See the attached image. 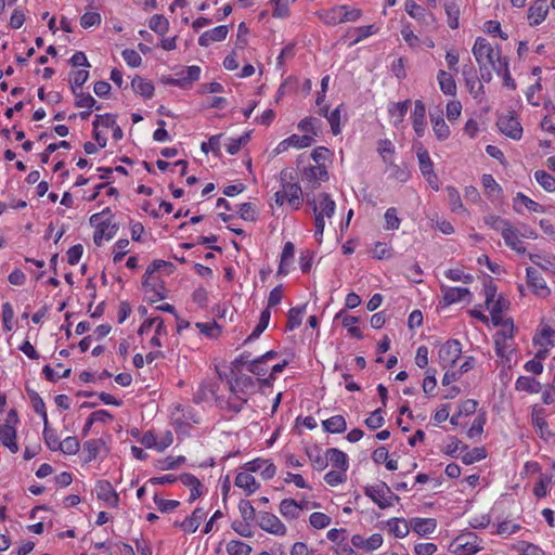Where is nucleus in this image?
Returning a JSON list of instances; mask_svg holds the SVG:
<instances>
[{"mask_svg":"<svg viewBox=\"0 0 555 555\" xmlns=\"http://www.w3.org/2000/svg\"><path fill=\"white\" fill-rule=\"evenodd\" d=\"M89 77V72L85 69H79L73 73V77L70 79V87L74 93L78 89L82 87V85L87 81Z\"/></svg>","mask_w":555,"mask_h":555,"instance_id":"obj_53","label":"nucleus"},{"mask_svg":"<svg viewBox=\"0 0 555 555\" xmlns=\"http://www.w3.org/2000/svg\"><path fill=\"white\" fill-rule=\"evenodd\" d=\"M205 517L206 512L204 508L198 507L192 513L191 517L186 518L179 526L185 531L195 532Z\"/></svg>","mask_w":555,"mask_h":555,"instance_id":"obj_23","label":"nucleus"},{"mask_svg":"<svg viewBox=\"0 0 555 555\" xmlns=\"http://www.w3.org/2000/svg\"><path fill=\"white\" fill-rule=\"evenodd\" d=\"M437 78L440 89L444 94L454 95L456 93V83L451 74L441 69L439 70Z\"/></svg>","mask_w":555,"mask_h":555,"instance_id":"obj_29","label":"nucleus"},{"mask_svg":"<svg viewBox=\"0 0 555 555\" xmlns=\"http://www.w3.org/2000/svg\"><path fill=\"white\" fill-rule=\"evenodd\" d=\"M304 311H305V307L292 308L288 311L287 325H286L288 331H293L301 324V317H302Z\"/></svg>","mask_w":555,"mask_h":555,"instance_id":"obj_47","label":"nucleus"},{"mask_svg":"<svg viewBox=\"0 0 555 555\" xmlns=\"http://www.w3.org/2000/svg\"><path fill=\"white\" fill-rule=\"evenodd\" d=\"M425 115H426L425 105L423 104L422 101L417 100L415 102V108H414L412 118H413V128L418 137H422L424 133Z\"/></svg>","mask_w":555,"mask_h":555,"instance_id":"obj_22","label":"nucleus"},{"mask_svg":"<svg viewBox=\"0 0 555 555\" xmlns=\"http://www.w3.org/2000/svg\"><path fill=\"white\" fill-rule=\"evenodd\" d=\"M483 221L487 225H489L493 230L500 231L501 233L503 232L504 228H506L509 224V222L506 219H503L494 215L486 216L483 218Z\"/></svg>","mask_w":555,"mask_h":555,"instance_id":"obj_52","label":"nucleus"},{"mask_svg":"<svg viewBox=\"0 0 555 555\" xmlns=\"http://www.w3.org/2000/svg\"><path fill=\"white\" fill-rule=\"evenodd\" d=\"M95 492L99 500L104 501L109 506H117L118 494L107 480H99L95 486Z\"/></svg>","mask_w":555,"mask_h":555,"instance_id":"obj_11","label":"nucleus"},{"mask_svg":"<svg viewBox=\"0 0 555 555\" xmlns=\"http://www.w3.org/2000/svg\"><path fill=\"white\" fill-rule=\"evenodd\" d=\"M227 552L229 555H249L251 547L242 541L232 540L227 544Z\"/></svg>","mask_w":555,"mask_h":555,"instance_id":"obj_43","label":"nucleus"},{"mask_svg":"<svg viewBox=\"0 0 555 555\" xmlns=\"http://www.w3.org/2000/svg\"><path fill=\"white\" fill-rule=\"evenodd\" d=\"M500 131L514 140H519L522 134V127L518 119L512 115L501 116L498 120Z\"/></svg>","mask_w":555,"mask_h":555,"instance_id":"obj_10","label":"nucleus"},{"mask_svg":"<svg viewBox=\"0 0 555 555\" xmlns=\"http://www.w3.org/2000/svg\"><path fill=\"white\" fill-rule=\"evenodd\" d=\"M537 182L547 192L555 191V178L544 170H538L534 173Z\"/></svg>","mask_w":555,"mask_h":555,"instance_id":"obj_38","label":"nucleus"},{"mask_svg":"<svg viewBox=\"0 0 555 555\" xmlns=\"http://www.w3.org/2000/svg\"><path fill=\"white\" fill-rule=\"evenodd\" d=\"M447 193L452 211L456 214L466 212V209L462 204L459 191L454 186H447Z\"/></svg>","mask_w":555,"mask_h":555,"instance_id":"obj_35","label":"nucleus"},{"mask_svg":"<svg viewBox=\"0 0 555 555\" xmlns=\"http://www.w3.org/2000/svg\"><path fill=\"white\" fill-rule=\"evenodd\" d=\"M530 260L543 271L555 274V256L552 254H530Z\"/></svg>","mask_w":555,"mask_h":555,"instance_id":"obj_20","label":"nucleus"},{"mask_svg":"<svg viewBox=\"0 0 555 555\" xmlns=\"http://www.w3.org/2000/svg\"><path fill=\"white\" fill-rule=\"evenodd\" d=\"M154 502L157 506V508L162 512V513H168V512H171L173 509H176L178 506H179V501H176V500H165V499H162L157 495L154 496Z\"/></svg>","mask_w":555,"mask_h":555,"instance_id":"obj_62","label":"nucleus"},{"mask_svg":"<svg viewBox=\"0 0 555 555\" xmlns=\"http://www.w3.org/2000/svg\"><path fill=\"white\" fill-rule=\"evenodd\" d=\"M411 102L410 100L393 103L391 107L389 108V114L396 118V124L401 122L408 112V108L410 106Z\"/></svg>","mask_w":555,"mask_h":555,"instance_id":"obj_44","label":"nucleus"},{"mask_svg":"<svg viewBox=\"0 0 555 555\" xmlns=\"http://www.w3.org/2000/svg\"><path fill=\"white\" fill-rule=\"evenodd\" d=\"M343 8L341 5L332 8L322 14L323 21L328 25H336L343 23Z\"/></svg>","mask_w":555,"mask_h":555,"instance_id":"obj_46","label":"nucleus"},{"mask_svg":"<svg viewBox=\"0 0 555 555\" xmlns=\"http://www.w3.org/2000/svg\"><path fill=\"white\" fill-rule=\"evenodd\" d=\"M340 119H341L340 106L336 107L327 116V120L331 125L332 132L335 135L340 133Z\"/></svg>","mask_w":555,"mask_h":555,"instance_id":"obj_63","label":"nucleus"},{"mask_svg":"<svg viewBox=\"0 0 555 555\" xmlns=\"http://www.w3.org/2000/svg\"><path fill=\"white\" fill-rule=\"evenodd\" d=\"M494 72L498 75H501L503 77L504 85L507 88H511L513 90L516 89V83H515L514 79L512 78L509 69H508V62H507V60L505 62L498 63L495 65Z\"/></svg>","mask_w":555,"mask_h":555,"instance_id":"obj_42","label":"nucleus"},{"mask_svg":"<svg viewBox=\"0 0 555 555\" xmlns=\"http://www.w3.org/2000/svg\"><path fill=\"white\" fill-rule=\"evenodd\" d=\"M114 235V225H111L109 222L102 221L96 225V230L93 235V241L95 245L100 246L102 241L109 240Z\"/></svg>","mask_w":555,"mask_h":555,"instance_id":"obj_32","label":"nucleus"},{"mask_svg":"<svg viewBox=\"0 0 555 555\" xmlns=\"http://www.w3.org/2000/svg\"><path fill=\"white\" fill-rule=\"evenodd\" d=\"M451 546L453 552L461 555H474L482 547L479 545V538L473 533H462L454 539Z\"/></svg>","mask_w":555,"mask_h":555,"instance_id":"obj_5","label":"nucleus"},{"mask_svg":"<svg viewBox=\"0 0 555 555\" xmlns=\"http://www.w3.org/2000/svg\"><path fill=\"white\" fill-rule=\"evenodd\" d=\"M185 457L180 455L178 457L167 456L165 459L157 460L155 466L160 470L176 469L183 464Z\"/></svg>","mask_w":555,"mask_h":555,"instance_id":"obj_37","label":"nucleus"},{"mask_svg":"<svg viewBox=\"0 0 555 555\" xmlns=\"http://www.w3.org/2000/svg\"><path fill=\"white\" fill-rule=\"evenodd\" d=\"M527 280L529 286L532 287L538 296L546 297L550 294V288L546 286L544 279L535 269L527 268Z\"/></svg>","mask_w":555,"mask_h":555,"instance_id":"obj_14","label":"nucleus"},{"mask_svg":"<svg viewBox=\"0 0 555 555\" xmlns=\"http://www.w3.org/2000/svg\"><path fill=\"white\" fill-rule=\"evenodd\" d=\"M234 483L236 487L244 489L248 495L254 493L259 487L255 477L250 475L249 472L238 473L235 477Z\"/></svg>","mask_w":555,"mask_h":555,"instance_id":"obj_21","label":"nucleus"},{"mask_svg":"<svg viewBox=\"0 0 555 555\" xmlns=\"http://www.w3.org/2000/svg\"><path fill=\"white\" fill-rule=\"evenodd\" d=\"M548 13L547 0H535L528 10V21L531 26L541 24Z\"/></svg>","mask_w":555,"mask_h":555,"instance_id":"obj_13","label":"nucleus"},{"mask_svg":"<svg viewBox=\"0 0 555 555\" xmlns=\"http://www.w3.org/2000/svg\"><path fill=\"white\" fill-rule=\"evenodd\" d=\"M244 364H246L247 371L258 376H263L268 371L264 366L266 361L261 360V357L251 361L245 360Z\"/></svg>","mask_w":555,"mask_h":555,"instance_id":"obj_48","label":"nucleus"},{"mask_svg":"<svg viewBox=\"0 0 555 555\" xmlns=\"http://www.w3.org/2000/svg\"><path fill=\"white\" fill-rule=\"evenodd\" d=\"M29 397H30V401L33 403L34 410L42 416L44 425H48V415L46 412V406H44L43 400L40 398V396L36 391H30Z\"/></svg>","mask_w":555,"mask_h":555,"instance_id":"obj_49","label":"nucleus"},{"mask_svg":"<svg viewBox=\"0 0 555 555\" xmlns=\"http://www.w3.org/2000/svg\"><path fill=\"white\" fill-rule=\"evenodd\" d=\"M195 326L201 331V333L210 338L217 337L220 332L219 326L215 321L207 323H196Z\"/></svg>","mask_w":555,"mask_h":555,"instance_id":"obj_61","label":"nucleus"},{"mask_svg":"<svg viewBox=\"0 0 555 555\" xmlns=\"http://www.w3.org/2000/svg\"><path fill=\"white\" fill-rule=\"evenodd\" d=\"M358 322V318L353 315H344L343 318V325L348 328V332L351 336L361 338L362 333L360 327L354 326V324Z\"/></svg>","mask_w":555,"mask_h":555,"instance_id":"obj_58","label":"nucleus"},{"mask_svg":"<svg viewBox=\"0 0 555 555\" xmlns=\"http://www.w3.org/2000/svg\"><path fill=\"white\" fill-rule=\"evenodd\" d=\"M309 522L315 529H323L331 524V517L324 513L314 512L310 515Z\"/></svg>","mask_w":555,"mask_h":555,"instance_id":"obj_50","label":"nucleus"},{"mask_svg":"<svg viewBox=\"0 0 555 555\" xmlns=\"http://www.w3.org/2000/svg\"><path fill=\"white\" fill-rule=\"evenodd\" d=\"M60 451L65 454H76L79 451V441L76 437H67L60 443Z\"/></svg>","mask_w":555,"mask_h":555,"instance_id":"obj_51","label":"nucleus"},{"mask_svg":"<svg viewBox=\"0 0 555 555\" xmlns=\"http://www.w3.org/2000/svg\"><path fill=\"white\" fill-rule=\"evenodd\" d=\"M240 217L246 221H255L257 219V211L251 203H244L238 209Z\"/></svg>","mask_w":555,"mask_h":555,"instance_id":"obj_64","label":"nucleus"},{"mask_svg":"<svg viewBox=\"0 0 555 555\" xmlns=\"http://www.w3.org/2000/svg\"><path fill=\"white\" fill-rule=\"evenodd\" d=\"M131 88L135 93L146 99H151L154 94V86L141 77H135L132 79Z\"/></svg>","mask_w":555,"mask_h":555,"instance_id":"obj_30","label":"nucleus"},{"mask_svg":"<svg viewBox=\"0 0 555 555\" xmlns=\"http://www.w3.org/2000/svg\"><path fill=\"white\" fill-rule=\"evenodd\" d=\"M388 526L397 538H404L409 533V526L404 519L392 518L388 521Z\"/></svg>","mask_w":555,"mask_h":555,"instance_id":"obj_39","label":"nucleus"},{"mask_svg":"<svg viewBox=\"0 0 555 555\" xmlns=\"http://www.w3.org/2000/svg\"><path fill=\"white\" fill-rule=\"evenodd\" d=\"M238 509H240L242 518L245 521L254 520V518L256 516V511L249 501L242 500L238 504Z\"/></svg>","mask_w":555,"mask_h":555,"instance_id":"obj_59","label":"nucleus"},{"mask_svg":"<svg viewBox=\"0 0 555 555\" xmlns=\"http://www.w3.org/2000/svg\"><path fill=\"white\" fill-rule=\"evenodd\" d=\"M509 306V301L500 295L498 298L493 299L492 302H486V307L490 312L499 313L506 310Z\"/></svg>","mask_w":555,"mask_h":555,"instance_id":"obj_60","label":"nucleus"},{"mask_svg":"<svg viewBox=\"0 0 555 555\" xmlns=\"http://www.w3.org/2000/svg\"><path fill=\"white\" fill-rule=\"evenodd\" d=\"M228 26L221 25L210 30L203 33L198 39V43L202 47H208L212 42L222 41L227 38Z\"/></svg>","mask_w":555,"mask_h":555,"instance_id":"obj_16","label":"nucleus"},{"mask_svg":"<svg viewBox=\"0 0 555 555\" xmlns=\"http://www.w3.org/2000/svg\"><path fill=\"white\" fill-rule=\"evenodd\" d=\"M149 27L153 31H155L159 35H164L167 33V30L169 28V23L165 16L156 14L151 17V20L149 22Z\"/></svg>","mask_w":555,"mask_h":555,"instance_id":"obj_40","label":"nucleus"},{"mask_svg":"<svg viewBox=\"0 0 555 555\" xmlns=\"http://www.w3.org/2000/svg\"><path fill=\"white\" fill-rule=\"evenodd\" d=\"M327 178L328 173L323 165L308 167L302 172V180H307L313 184H319L320 181H325Z\"/></svg>","mask_w":555,"mask_h":555,"instance_id":"obj_19","label":"nucleus"},{"mask_svg":"<svg viewBox=\"0 0 555 555\" xmlns=\"http://www.w3.org/2000/svg\"><path fill=\"white\" fill-rule=\"evenodd\" d=\"M0 441L12 453H16L18 451V446L16 443V429L11 424L10 420H7L5 424L0 425Z\"/></svg>","mask_w":555,"mask_h":555,"instance_id":"obj_12","label":"nucleus"},{"mask_svg":"<svg viewBox=\"0 0 555 555\" xmlns=\"http://www.w3.org/2000/svg\"><path fill=\"white\" fill-rule=\"evenodd\" d=\"M385 221L387 230H397L400 227L401 220L397 216V209L391 207L385 212Z\"/></svg>","mask_w":555,"mask_h":555,"instance_id":"obj_57","label":"nucleus"},{"mask_svg":"<svg viewBox=\"0 0 555 555\" xmlns=\"http://www.w3.org/2000/svg\"><path fill=\"white\" fill-rule=\"evenodd\" d=\"M308 203L311 205L314 212V235L317 240L321 242L325 228L324 218H331L334 215L336 204L327 193H321L313 199H308Z\"/></svg>","mask_w":555,"mask_h":555,"instance_id":"obj_1","label":"nucleus"},{"mask_svg":"<svg viewBox=\"0 0 555 555\" xmlns=\"http://www.w3.org/2000/svg\"><path fill=\"white\" fill-rule=\"evenodd\" d=\"M270 318V311L268 309H264L260 314L258 324L255 326L251 334L248 336L247 340L257 338L268 327Z\"/></svg>","mask_w":555,"mask_h":555,"instance_id":"obj_41","label":"nucleus"},{"mask_svg":"<svg viewBox=\"0 0 555 555\" xmlns=\"http://www.w3.org/2000/svg\"><path fill=\"white\" fill-rule=\"evenodd\" d=\"M515 388L518 391L538 393L541 390V384L533 377L520 376L516 380Z\"/></svg>","mask_w":555,"mask_h":555,"instance_id":"obj_27","label":"nucleus"},{"mask_svg":"<svg viewBox=\"0 0 555 555\" xmlns=\"http://www.w3.org/2000/svg\"><path fill=\"white\" fill-rule=\"evenodd\" d=\"M462 347L459 340L452 339L443 344L438 351L439 363L443 369L452 366L461 357Z\"/></svg>","mask_w":555,"mask_h":555,"instance_id":"obj_6","label":"nucleus"},{"mask_svg":"<svg viewBox=\"0 0 555 555\" xmlns=\"http://www.w3.org/2000/svg\"><path fill=\"white\" fill-rule=\"evenodd\" d=\"M473 54L478 65H490L492 69H495V65L501 62H505L506 59L501 57L499 49L492 47L485 38H477L473 47Z\"/></svg>","mask_w":555,"mask_h":555,"instance_id":"obj_2","label":"nucleus"},{"mask_svg":"<svg viewBox=\"0 0 555 555\" xmlns=\"http://www.w3.org/2000/svg\"><path fill=\"white\" fill-rule=\"evenodd\" d=\"M501 235L504 238L505 244L515 251L519 254H524L526 251V248L518 236L517 230L511 223L504 228Z\"/></svg>","mask_w":555,"mask_h":555,"instance_id":"obj_17","label":"nucleus"},{"mask_svg":"<svg viewBox=\"0 0 555 555\" xmlns=\"http://www.w3.org/2000/svg\"><path fill=\"white\" fill-rule=\"evenodd\" d=\"M486 457V451L483 448H474L472 451L466 452L462 456V461L464 464L469 465L475 462H478Z\"/></svg>","mask_w":555,"mask_h":555,"instance_id":"obj_54","label":"nucleus"},{"mask_svg":"<svg viewBox=\"0 0 555 555\" xmlns=\"http://www.w3.org/2000/svg\"><path fill=\"white\" fill-rule=\"evenodd\" d=\"M284 175L285 173L282 172V181H285ZM282 190L287 196L288 204L292 205L294 209H299L302 198V190L300 185L298 183L283 182Z\"/></svg>","mask_w":555,"mask_h":555,"instance_id":"obj_15","label":"nucleus"},{"mask_svg":"<svg viewBox=\"0 0 555 555\" xmlns=\"http://www.w3.org/2000/svg\"><path fill=\"white\" fill-rule=\"evenodd\" d=\"M443 301L447 306L464 300L470 295L468 288L465 287H448L441 286Z\"/></svg>","mask_w":555,"mask_h":555,"instance_id":"obj_18","label":"nucleus"},{"mask_svg":"<svg viewBox=\"0 0 555 555\" xmlns=\"http://www.w3.org/2000/svg\"><path fill=\"white\" fill-rule=\"evenodd\" d=\"M325 431L332 434H340L344 433L347 428L346 420L343 415L332 416L322 423Z\"/></svg>","mask_w":555,"mask_h":555,"instance_id":"obj_28","label":"nucleus"},{"mask_svg":"<svg viewBox=\"0 0 555 555\" xmlns=\"http://www.w3.org/2000/svg\"><path fill=\"white\" fill-rule=\"evenodd\" d=\"M433 130L436 137L443 141L450 135V128L441 116L431 117Z\"/></svg>","mask_w":555,"mask_h":555,"instance_id":"obj_34","label":"nucleus"},{"mask_svg":"<svg viewBox=\"0 0 555 555\" xmlns=\"http://www.w3.org/2000/svg\"><path fill=\"white\" fill-rule=\"evenodd\" d=\"M327 461L332 464V466L343 472L348 469V460L346 453L336 448L327 450Z\"/></svg>","mask_w":555,"mask_h":555,"instance_id":"obj_25","label":"nucleus"},{"mask_svg":"<svg viewBox=\"0 0 555 555\" xmlns=\"http://www.w3.org/2000/svg\"><path fill=\"white\" fill-rule=\"evenodd\" d=\"M75 95H76V103H75V105L77 107H83V108L90 109V108L95 106L96 101L89 93H83V92H77L76 91Z\"/></svg>","mask_w":555,"mask_h":555,"instance_id":"obj_56","label":"nucleus"},{"mask_svg":"<svg viewBox=\"0 0 555 555\" xmlns=\"http://www.w3.org/2000/svg\"><path fill=\"white\" fill-rule=\"evenodd\" d=\"M555 330L550 325H543L540 334L534 337V343L540 347H553L555 345Z\"/></svg>","mask_w":555,"mask_h":555,"instance_id":"obj_31","label":"nucleus"},{"mask_svg":"<svg viewBox=\"0 0 555 555\" xmlns=\"http://www.w3.org/2000/svg\"><path fill=\"white\" fill-rule=\"evenodd\" d=\"M385 420L382 415V409H376L371 415L365 420V425L372 429H378L383 426Z\"/></svg>","mask_w":555,"mask_h":555,"instance_id":"obj_55","label":"nucleus"},{"mask_svg":"<svg viewBox=\"0 0 555 555\" xmlns=\"http://www.w3.org/2000/svg\"><path fill=\"white\" fill-rule=\"evenodd\" d=\"M254 387V380L248 375H240L234 382L230 383V391L233 395V398L229 399L227 402L230 410L234 412H240L243 408V404L247 401L242 395H245L248 389Z\"/></svg>","mask_w":555,"mask_h":555,"instance_id":"obj_3","label":"nucleus"},{"mask_svg":"<svg viewBox=\"0 0 555 555\" xmlns=\"http://www.w3.org/2000/svg\"><path fill=\"white\" fill-rule=\"evenodd\" d=\"M364 493L383 509L392 506L393 501H399V496L385 482L366 487Z\"/></svg>","mask_w":555,"mask_h":555,"instance_id":"obj_4","label":"nucleus"},{"mask_svg":"<svg viewBox=\"0 0 555 555\" xmlns=\"http://www.w3.org/2000/svg\"><path fill=\"white\" fill-rule=\"evenodd\" d=\"M417 159L418 166L422 175L425 177L429 185L438 190L439 189V179L434 171V164L430 159L428 152L422 147L417 150Z\"/></svg>","mask_w":555,"mask_h":555,"instance_id":"obj_7","label":"nucleus"},{"mask_svg":"<svg viewBox=\"0 0 555 555\" xmlns=\"http://www.w3.org/2000/svg\"><path fill=\"white\" fill-rule=\"evenodd\" d=\"M465 85L474 99L480 100L485 94L483 86L477 80L476 76L466 77Z\"/></svg>","mask_w":555,"mask_h":555,"instance_id":"obj_45","label":"nucleus"},{"mask_svg":"<svg viewBox=\"0 0 555 555\" xmlns=\"http://www.w3.org/2000/svg\"><path fill=\"white\" fill-rule=\"evenodd\" d=\"M258 526L275 535H285L286 534V527L285 525L279 519L278 516L274 514L268 513V512H260L258 515Z\"/></svg>","mask_w":555,"mask_h":555,"instance_id":"obj_9","label":"nucleus"},{"mask_svg":"<svg viewBox=\"0 0 555 555\" xmlns=\"http://www.w3.org/2000/svg\"><path fill=\"white\" fill-rule=\"evenodd\" d=\"M481 182L485 189L486 195L494 201L500 197L502 193L501 186L496 183L494 178L491 175H482Z\"/></svg>","mask_w":555,"mask_h":555,"instance_id":"obj_26","label":"nucleus"},{"mask_svg":"<svg viewBox=\"0 0 555 555\" xmlns=\"http://www.w3.org/2000/svg\"><path fill=\"white\" fill-rule=\"evenodd\" d=\"M280 513L286 519H297L299 517L297 502L294 499H284L280 504Z\"/></svg>","mask_w":555,"mask_h":555,"instance_id":"obj_33","label":"nucleus"},{"mask_svg":"<svg viewBox=\"0 0 555 555\" xmlns=\"http://www.w3.org/2000/svg\"><path fill=\"white\" fill-rule=\"evenodd\" d=\"M436 527L437 522L434 518H414L412 520V528L420 535L433 533Z\"/></svg>","mask_w":555,"mask_h":555,"instance_id":"obj_24","label":"nucleus"},{"mask_svg":"<svg viewBox=\"0 0 555 555\" xmlns=\"http://www.w3.org/2000/svg\"><path fill=\"white\" fill-rule=\"evenodd\" d=\"M142 285L144 292L150 295V299L152 301H157L166 297V288L155 273H151V275H149L147 271H145Z\"/></svg>","mask_w":555,"mask_h":555,"instance_id":"obj_8","label":"nucleus"},{"mask_svg":"<svg viewBox=\"0 0 555 555\" xmlns=\"http://www.w3.org/2000/svg\"><path fill=\"white\" fill-rule=\"evenodd\" d=\"M201 68L198 66H189L185 70V76L179 79H170V83L175 86H184L185 82H193L199 78Z\"/></svg>","mask_w":555,"mask_h":555,"instance_id":"obj_36","label":"nucleus"}]
</instances>
